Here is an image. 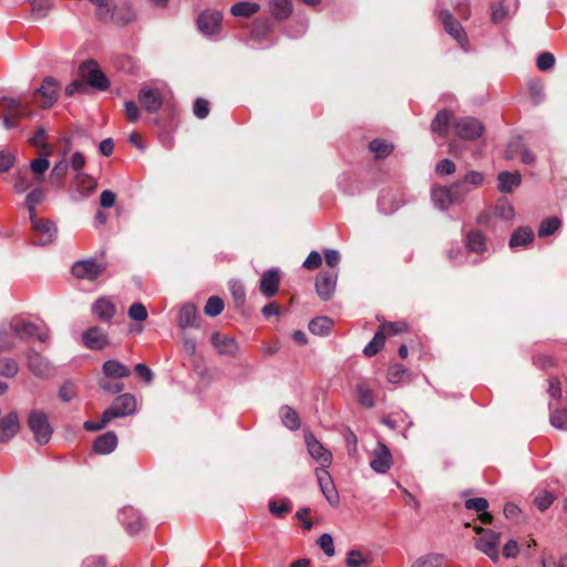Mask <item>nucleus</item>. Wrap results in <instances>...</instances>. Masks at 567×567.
<instances>
[{
	"instance_id": "f257e3e1",
	"label": "nucleus",
	"mask_w": 567,
	"mask_h": 567,
	"mask_svg": "<svg viewBox=\"0 0 567 567\" xmlns=\"http://www.w3.org/2000/svg\"><path fill=\"white\" fill-rule=\"evenodd\" d=\"M0 113L2 124L7 130L17 127L22 118L32 116L30 104L22 97H1Z\"/></svg>"
},
{
	"instance_id": "f03ea898",
	"label": "nucleus",
	"mask_w": 567,
	"mask_h": 567,
	"mask_svg": "<svg viewBox=\"0 0 567 567\" xmlns=\"http://www.w3.org/2000/svg\"><path fill=\"white\" fill-rule=\"evenodd\" d=\"M28 427L39 445H44L51 440L53 429L44 412L32 410L28 416Z\"/></svg>"
},
{
	"instance_id": "7ed1b4c3",
	"label": "nucleus",
	"mask_w": 567,
	"mask_h": 567,
	"mask_svg": "<svg viewBox=\"0 0 567 567\" xmlns=\"http://www.w3.org/2000/svg\"><path fill=\"white\" fill-rule=\"evenodd\" d=\"M474 530L478 535L476 548L487 555L493 563H497L501 534L481 526H475Z\"/></svg>"
},
{
	"instance_id": "20e7f679",
	"label": "nucleus",
	"mask_w": 567,
	"mask_h": 567,
	"mask_svg": "<svg viewBox=\"0 0 567 567\" xmlns=\"http://www.w3.org/2000/svg\"><path fill=\"white\" fill-rule=\"evenodd\" d=\"M79 75L87 83V87L92 86L99 91H106L110 87L109 79L93 60H87L80 65Z\"/></svg>"
},
{
	"instance_id": "39448f33",
	"label": "nucleus",
	"mask_w": 567,
	"mask_h": 567,
	"mask_svg": "<svg viewBox=\"0 0 567 567\" xmlns=\"http://www.w3.org/2000/svg\"><path fill=\"white\" fill-rule=\"evenodd\" d=\"M106 270V264L94 258L78 260L72 265L71 274L81 280L94 281Z\"/></svg>"
},
{
	"instance_id": "423d86ee",
	"label": "nucleus",
	"mask_w": 567,
	"mask_h": 567,
	"mask_svg": "<svg viewBox=\"0 0 567 567\" xmlns=\"http://www.w3.org/2000/svg\"><path fill=\"white\" fill-rule=\"evenodd\" d=\"M462 183H454L450 187L439 186L432 190V199L440 209H446L452 204L463 199L467 190H461Z\"/></svg>"
},
{
	"instance_id": "0eeeda50",
	"label": "nucleus",
	"mask_w": 567,
	"mask_h": 567,
	"mask_svg": "<svg viewBox=\"0 0 567 567\" xmlns=\"http://www.w3.org/2000/svg\"><path fill=\"white\" fill-rule=\"evenodd\" d=\"M60 93V83L52 76H45L39 89L34 91V99L42 109H50L58 101Z\"/></svg>"
},
{
	"instance_id": "6e6552de",
	"label": "nucleus",
	"mask_w": 567,
	"mask_h": 567,
	"mask_svg": "<svg viewBox=\"0 0 567 567\" xmlns=\"http://www.w3.org/2000/svg\"><path fill=\"white\" fill-rule=\"evenodd\" d=\"M29 219L32 224V231L39 245H50L55 240L58 229L52 220L38 218L37 216L30 217Z\"/></svg>"
},
{
	"instance_id": "1a4fd4ad",
	"label": "nucleus",
	"mask_w": 567,
	"mask_h": 567,
	"mask_svg": "<svg viewBox=\"0 0 567 567\" xmlns=\"http://www.w3.org/2000/svg\"><path fill=\"white\" fill-rule=\"evenodd\" d=\"M221 12L212 9L202 11L196 19L197 29L205 35L218 34L221 30Z\"/></svg>"
},
{
	"instance_id": "9d476101",
	"label": "nucleus",
	"mask_w": 567,
	"mask_h": 567,
	"mask_svg": "<svg viewBox=\"0 0 567 567\" xmlns=\"http://www.w3.org/2000/svg\"><path fill=\"white\" fill-rule=\"evenodd\" d=\"M136 410V400L135 398L130 393H124L118 396H116L111 404L110 408H107L105 412V419H110L111 421L115 417H123L126 415H131Z\"/></svg>"
},
{
	"instance_id": "9b49d317",
	"label": "nucleus",
	"mask_w": 567,
	"mask_h": 567,
	"mask_svg": "<svg viewBox=\"0 0 567 567\" xmlns=\"http://www.w3.org/2000/svg\"><path fill=\"white\" fill-rule=\"evenodd\" d=\"M437 17L444 28V31L449 33L462 48H465L467 44V35L462 24L447 9L440 10Z\"/></svg>"
},
{
	"instance_id": "f8f14e48",
	"label": "nucleus",
	"mask_w": 567,
	"mask_h": 567,
	"mask_svg": "<svg viewBox=\"0 0 567 567\" xmlns=\"http://www.w3.org/2000/svg\"><path fill=\"white\" fill-rule=\"evenodd\" d=\"M455 134L463 140H476L483 132L482 122L475 117H460L454 120Z\"/></svg>"
},
{
	"instance_id": "ddd939ff",
	"label": "nucleus",
	"mask_w": 567,
	"mask_h": 567,
	"mask_svg": "<svg viewBox=\"0 0 567 567\" xmlns=\"http://www.w3.org/2000/svg\"><path fill=\"white\" fill-rule=\"evenodd\" d=\"M392 464L393 458L390 449L384 443L378 442L375 449L371 453V468L379 474H385L389 472Z\"/></svg>"
},
{
	"instance_id": "4468645a",
	"label": "nucleus",
	"mask_w": 567,
	"mask_h": 567,
	"mask_svg": "<svg viewBox=\"0 0 567 567\" xmlns=\"http://www.w3.org/2000/svg\"><path fill=\"white\" fill-rule=\"evenodd\" d=\"M338 274L334 270H322L316 278V291L323 301L329 300L337 286Z\"/></svg>"
},
{
	"instance_id": "2eb2a0df",
	"label": "nucleus",
	"mask_w": 567,
	"mask_h": 567,
	"mask_svg": "<svg viewBox=\"0 0 567 567\" xmlns=\"http://www.w3.org/2000/svg\"><path fill=\"white\" fill-rule=\"evenodd\" d=\"M305 441L309 454L327 470L332 462V454L328 451L311 432L305 434Z\"/></svg>"
},
{
	"instance_id": "dca6fc26",
	"label": "nucleus",
	"mask_w": 567,
	"mask_h": 567,
	"mask_svg": "<svg viewBox=\"0 0 567 567\" xmlns=\"http://www.w3.org/2000/svg\"><path fill=\"white\" fill-rule=\"evenodd\" d=\"M137 99L147 113H156L163 106V96L157 89L144 86L138 92Z\"/></svg>"
},
{
	"instance_id": "f3484780",
	"label": "nucleus",
	"mask_w": 567,
	"mask_h": 567,
	"mask_svg": "<svg viewBox=\"0 0 567 567\" xmlns=\"http://www.w3.org/2000/svg\"><path fill=\"white\" fill-rule=\"evenodd\" d=\"M210 342L219 355L236 357L239 346L236 340L220 332H214Z\"/></svg>"
},
{
	"instance_id": "a211bd4d",
	"label": "nucleus",
	"mask_w": 567,
	"mask_h": 567,
	"mask_svg": "<svg viewBox=\"0 0 567 567\" xmlns=\"http://www.w3.org/2000/svg\"><path fill=\"white\" fill-rule=\"evenodd\" d=\"M83 344L91 350H102L110 344L107 333L99 328L91 327L82 336Z\"/></svg>"
},
{
	"instance_id": "6ab92c4d",
	"label": "nucleus",
	"mask_w": 567,
	"mask_h": 567,
	"mask_svg": "<svg viewBox=\"0 0 567 567\" xmlns=\"http://www.w3.org/2000/svg\"><path fill=\"white\" fill-rule=\"evenodd\" d=\"M317 480L320 486V489L328 503L331 506H337L339 504V494L334 487L331 475L324 468H318L316 471Z\"/></svg>"
},
{
	"instance_id": "aec40b11",
	"label": "nucleus",
	"mask_w": 567,
	"mask_h": 567,
	"mask_svg": "<svg viewBox=\"0 0 567 567\" xmlns=\"http://www.w3.org/2000/svg\"><path fill=\"white\" fill-rule=\"evenodd\" d=\"M454 115L449 110H441L431 123V131L445 138L451 126L454 127Z\"/></svg>"
},
{
	"instance_id": "412c9836",
	"label": "nucleus",
	"mask_w": 567,
	"mask_h": 567,
	"mask_svg": "<svg viewBox=\"0 0 567 567\" xmlns=\"http://www.w3.org/2000/svg\"><path fill=\"white\" fill-rule=\"evenodd\" d=\"M20 422L17 412H10L0 421V443L8 442L19 432Z\"/></svg>"
},
{
	"instance_id": "4be33fe9",
	"label": "nucleus",
	"mask_w": 567,
	"mask_h": 567,
	"mask_svg": "<svg viewBox=\"0 0 567 567\" xmlns=\"http://www.w3.org/2000/svg\"><path fill=\"white\" fill-rule=\"evenodd\" d=\"M280 277L278 270L269 269L261 276L259 286L260 292L267 298L274 297L278 291Z\"/></svg>"
},
{
	"instance_id": "5701e85b",
	"label": "nucleus",
	"mask_w": 567,
	"mask_h": 567,
	"mask_svg": "<svg viewBox=\"0 0 567 567\" xmlns=\"http://www.w3.org/2000/svg\"><path fill=\"white\" fill-rule=\"evenodd\" d=\"M136 20V12L128 1L115 4L113 8V21L117 25H126Z\"/></svg>"
},
{
	"instance_id": "b1692460",
	"label": "nucleus",
	"mask_w": 567,
	"mask_h": 567,
	"mask_svg": "<svg viewBox=\"0 0 567 567\" xmlns=\"http://www.w3.org/2000/svg\"><path fill=\"white\" fill-rule=\"evenodd\" d=\"M28 367L37 377H47L51 371L50 362L39 352L30 350L27 355Z\"/></svg>"
},
{
	"instance_id": "393cba45",
	"label": "nucleus",
	"mask_w": 567,
	"mask_h": 567,
	"mask_svg": "<svg viewBox=\"0 0 567 567\" xmlns=\"http://www.w3.org/2000/svg\"><path fill=\"white\" fill-rule=\"evenodd\" d=\"M93 315L101 321L109 322L115 316V306L106 297L99 298L92 306Z\"/></svg>"
},
{
	"instance_id": "a878e982",
	"label": "nucleus",
	"mask_w": 567,
	"mask_h": 567,
	"mask_svg": "<svg viewBox=\"0 0 567 567\" xmlns=\"http://www.w3.org/2000/svg\"><path fill=\"white\" fill-rule=\"evenodd\" d=\"M178 326L182 329L189 328V327H198L199 326V317L197 315V309L195 305L193 303H186L184 305L178 315L177 319Z\"/></svg>"
},
{
	"instance_id": "bb28decb",
	"label": "nucleus",
	"mask_w": 567,
	"mask_h": 567,
	"mask_svg": "<svg viewBox=\"0 0 567 567\" xmlns=\"http://www.w3.org/2000/svg\"><path fill=\"white\" fill-rule=\"evenodd\" d=\"M498 190L501 193L511 194L522 183V176L519 173L514 172H501L497 176Z\"/></svg>"
},
{
	"instance_id": "cd10ccee",
	"label": "nucleus",
	"mask_w": 567,
	"mask_h": 567,
	"mask_svg": "<svg viewBox=\"0 0 567 567\" xmlns=\"http://www.w3.org/2000/svg\"><path fill=\"white\" fill-rule=\"evenodd\" d=\"M117 446V436L113 431L106 432L96 437L93 450L97 454H109Z\"/></svg>"
},
{
	"instance_id": "c85d7f7f",
	"label": "nucleus",
	"mask_w": 567,
	"mask_h": 567,
	"mask_svg": "<svg viewBox=\"0 0 567 567\" xmlns=\"http://www.w3.org/2000/svg\"><path fill=\"white\" fill-rule=\"evenodd\" d=\"M103 373L106 378L122 379L131 374L130 369L117 360H107L102 367Z\"/></svg>"
},
{
	"instance_id": "c756f323",
	"label": "nucleus",
	"mask_w": 567,
	"mask_h": 567,
	"mask_svg": "<svg viewBox=\"0 0 567 567\" xmlns=\"http://www.w3.org/2000/svg\"><path fill=\"white\" fill-rule=\"evenodd\" d=\"M93 3L95 9V18L104 23L113 21V8L114 3L112 0H90Z\"/></svg>"
},
{
	"instance_id": "7c9ffc66",
	"label": "nucleus",
	"mask_w": 567,
	"mask_h": 567,
	"mask_svg": "<svg viewBox=\"0 0 567 567\" xmlns=\"http://www.w3.org/2000/svg\"><path fill=\"white\" fill-rule=\"evenodd\" d=\"M534 240V233L529 227H519L511 236L509 247L512 249L524 247Z\"/></svg>"
},
{
	"instance_id": "2f4dec72",
	"label": "nucleus",
	"mask_w": 567,
	"mask_h": 567,
	"mask_svg": "<svg viewBox=\"0 0 567 567\" xmlns=\"http://www.w3.org/2000/svg\"><path fill=\"white\" fill-rule=\"evenodd\" d=\"M465 245L470 251L482 254L486 249V238L482 231L471 230L466 235Z\"/></svg>"
},
{
	"instance_id": "473e14b6",
	"label": "nucleus",
	"mask_w": 567,
	"mask_h": 567,
	"mask_svg": "<svg viewBox=\"0 0 567 567\" xmlns=\"http://www.w3.org/2000/svg\"><path fill=\"white\" fill-rule=\"evenodd\" d=\"M332 327H333V320L326 316L317 317V318L312 319L308 326L309 331L312 334L320 336V337L329 334Z\"/></svg>"
},
{
	"instance_id": "72a5a7b5",
	"label": "nucleus",
	"mask_w": 567,
	"mask_h": 567,
	"mask_svg": "<svg viewBox=\"0 0 567 567\" xmlns=\"http://www.w3.org/2000/svg\"><path fill=\"white\" fill-rule=\"evenodd\" d=\"M260 6L256 2L241 1L231 6L230 13L237 18H250L256 14Z\"/></svg>"
},
{
	"instance_id": "f704fd0d",
	"label": "nucleus",
	"mask_w": 567,
	"mask_h": 567,
	"mask_svg": "<svg viewBox=\"0 0 567 567\" xmlns=\"http://www.w3.org/2000/svg\"><path fill=\"white\" fill-rule=\"evenodd\" d=\"M12 334H16L19 339H27L37 333L38 327L28 321H17L9 324Z\"/></svg>"
},
{
	"instance_id": "c9c22d12",
	"label": "nucleus",
	"mask_w": 567,
	"mask_h": 567,
	"mask_svg": "<svg viewBox=\"0 0 567 567\" xmlns=\"http://www.w3.org/2000/svg\"><path fill=\"white\" fill-rule=\"evenodd\" d=\"M370 152L375 154L377 159L388 157L394 150V145L382 138H374L369 143Z\"/></svg>"
},
{
	"instance_id": "e433bc0d",
	"label": "nucleus",
	"mask_w": 567,
	"mask_h": 567,
	"mask_svg": "<svg viewBox=\"0 0 567 567\" xmlns=\"http://www.w3.org/2000/svg\"><path fill=\"white\" fill-rule=\"evenodd\" d=\"M280 416L284 425L292 431H296L300 427V419L298 413L290 408L289 405H285L280 409Z\"/></svg>"
},
{
	"instance_id": "4c0bfd02",
	"label": "nucleus",
	"mask_w": 567,
	"mask_h": 567,
	"mask_svg": "<svg viewBox=\"0 0 567 567\" xmlns=\"http://www.w3.org/2000/svg\"><path fill=\"white\" fill-rule=\"evenodd\" d=\"M271 13L279 20L287 19L292 12V3L290 0H271Z\"/></svg>"
},
{
	"instance_id": "58836bf2",
	"label": "nucleus",
	"mask_w": 567,
	"mask_h": 567,
	"mask_svg": "<svg viewBox=\"0 0 567 567\" xmlns=\"http://www.w3.org/2000/svg\"><path fill=\"white\" fill-rule=\"evenodd\" d=\"M385 339V334L379 328L378 331L374 333L372 340L363 349L364 355L373 357L377 353H379L384 346Z\"/></svg>"
},
{
	"instance_id": "ea45409f",
	"label": "nucleus",
	"mask_w": 567,
	"mask_h": 567,
	"mask_svg": "<svg viewBox=\"0 0 567 567\" xmlns=\"http://www.w3.org/2000/svg\"><path fill=\"white\" fill-rule=\"evenodd\" d=\"M68 169H69V163L66 159H61L59 163H56L54 165V167L52 168L51 173H50V183L54 186H60L65 176H66V173H68Z\"/></svg>"
},
{
	"instance_id": "a19ab883",
	"label": "nucleus",
	"mask_w": 567,
	"mask_h": 567,
	"mask_svg": "<svg viewBox=\"0 0 567 567\" xmlns=\"http://www.w3.org/2000/svg\"><path fill=\"white\" fill-rule=\"evenodd\" d=\"M75 181L79 190H81L85 196L91 194L97 186L96 181L85 173H78Z\"/></svg>"
},
{
	"instance_id": "79ce46f5",
	"label": "nucleus",
	"mask_w": 567,
	"mask_h": 567,
	"mask_svg": "<svg viewBox=\"0 0 567 567\" xmlns=\"http://www.w3.org/2000/svg\"><path fill=\"white\" fill-rule=\"evenodd\" d=\"M560 226H561V221L557 216L548 217L540 223L539 228H538V236L539 237L550 236L555 231H557Z\"/></svg>"
},
{
	"instance_id": "37998d69",
	"label": "nucleus",
	"mask_w": 567,
	"mask_h": 567,
	"mask_svg": "<svg viewBox=\"0 0 567 567\" xmlns=\"http://www.w3.org/2000/svg\"><path fill=\"white\" fill-rule=\"evenodd\" d=\"M44 199V193L42 188H35L27 195L25 205L29 212V218L37 216L35 207L41 204Z\"/></svg>"
},
{
	"instance_id": "c03bdc74",
	"label": "nucleus",
	"mask_w": 567,
	"mask_h": 567,
	"mask_svg": "<svg viewBox=\"0 0 567 567\" xmlns=\"http://www.w3.org/2000/svg\"><path fill=\"white\" fill-rule=\"evenodd\" d=\"M385 337H393L408 331V324L403 321L385 322L383 321L379 327Z\"/></svg>"
},
{
	"instance_id": "a18cd8bd",
	"label": "nucleus",
	"mask_w": 567,
	"mask_h": 567,
	"mask_svg": "<svg viewBox=\"0 0 567 567\" xmlns=\"http://www.w3.org/2000/svg\"><path fill=\"white\" fill-rule=\"evenodd\" d=\"M224 310V301L218 296H212L206 301L204 312L208 317H217Z\"/></svg>"
},
{
	"instance_id": "49530a36",
	"label": "nucleus",
	"mask_w": 567,
	"mask_h": 567,
	"mask_svg": "<svg viewBox=\"0 0 567 567\" xmlns=\"http://www.w3.org/2000/svg\"><path fill=\"white\" fill-rule=\"evenodd\" d=\"M29 2L31 4L32 14L37 19L45 18L52 7L50 0H29Z\"/></svg>"
},
{
	"instance_id": "de8ad7c7",
	"label": "nucleus",
	"mask_w": 567,
	"mask_h": 567,
	"mask_svg": "<svg viewBox=\"0 0 567 567\" xmlns=\"http://www.w3.org/2000/svg\"><path fill=\"white\" fill-rule=\"evenodd\" d=\"M49 167L50 162L45 156L38 157L30 163V169L39 182L42 181V177Z\"/></svg>"
},
{
	"instance_id": "09e8293b",
	"label": "nucleus",
	"mask_w": 567,
	"mask_h": 567,
	"mask_svg": "<svg viewBox=\"0 0 567 567\" xmlns=\"http://www.w3.org/2000/svg\"><path fill=\"white\" fill-rule=\"evenodd\" d=\"M19 367L16 360L11 358L0 359V375L6 378H13L17 375Z\"/></svg>"
},
{
	"instance_id": "8fccbe9b",
	"label": "nucleus",
	"mask_w": 567,
	"mask_h": 567,
	"mask_svg": "<svg viewBox=\"0 0 567 567\" xmlns=\"http://www.w3.org/2000/svg\"><path fill=\"white\" fill-rule=\"evenodd\" d=\"M357 398L359 404H361L363 408L370 409L374 405L373 395L370 389L364 384H359L357 386Z\"/></svg>"
},
{
	"instance_id": "3c124183",
	"label": "nucleus",
	"mask_w": 567,
	"mask_h": 567,
	"mask_svg": "<svg viewBox=\"0 0 567 567\" xmlns=\"http://www.w3.org/2000/svg\"><path fill=\"white\" fill-rule=\"evenodd\" d=\"M495 216L503 219H512L514 217V208L507 199H499L494 208Z\"/></svg>"
},
{
	"instance_id": "603ef678",
	"label": "nucleus",
	"mask_w": 567,
	"mask_h": 567,
	"mask_svg": "<svg viewBox=\"0 0 567 567\" xmlns=\"http://www.w3.org/2000/svg\"><path fill=\"white\" fill-rule=\"evenodd\" d=\"M30 188V182L28 178V172L25 169H19L14 174L13 190L18 194H22Z\"/></svg>"
},
{
	"instance_id": "864d4df0",
	"label": "nucleus",
	"mask_w": 567,
	"mask_h": 567,
	"mask_svg": "<svg viewBox=\"0 0 567 567\" xmlns=\"http://www.w3.org/2000/svg\"><path fill=\"white\" fill-rule=\"evenodd\" d=\"M269 511L272 515L282 517L291 512V503L289 499H281L280 502L271 501L269 503Z\"/></svg>"
},
{
	"instance_id": "5fc2aeb1",
	"label": "nucleus",
	"mask_w": 567,
	"mask_h": 567,
	"mask_svg": "<svg viewBox=\"0 0 567 567\" xmlns=\"http://www.w3.org/2000/svg\"><path fill=\"white\" fill-rule=\"evenodd\" d=\"M99 386L107 393L116 394L124 390V383L121 381H112L111 378L99 380Z\"/></svg>"
},
{
	"instance_id": "6e6d98bb",
	"label": "nucleus",
	"mask_w": 567,
	"mask_h": 567,
	"mask_svg": "<svg viewBox=\"0 0 567 567\" xmlns=\"http://www.w3.org/2000/svg\"><path fill=\"white\" fill-rule=\"evenodd\" d=\"M411 567H442V560L440 556L430 554L417 558Z\"/></svg>"
},
{
	"instance_id": "4d7b16f0",
	"label": "nucleus",
	"mask_w": 567,
	"mask_h": 567,
	"mask_svg": "<svg viewBox=\"0 0 567 567\" xmlns=\"http://www.w3.org/2000/svg\"><path fill=\"white\" fill-rule=\"evenodd\" d=\"M483 181H484V176L482 173L476 172V171H471L464 176L463 181L460 182V183H462L461 190H467V193H468L470 188L465 187L466 184H470L473 187H477V186L482 185Z\"/></svg>"
},
{
	"instance_id": "13d9d810",
	"label": "nucleus",
	"mask_w": 567,
	"mask_h": 567,
	"mask_svg": "<svg viewBox=\"0 0 567 567\" xmlns=\"http://www.w3.org/2000/svg\"><path fill=\"white\" fill-rule=\"evenodd\" d=\"M491 9V20L495 24L501 23L508 16V8L503 2L493 3Z\"/></svg>"
},
{
	"instance_id": "bf43d9fd",
	"label": "nucleus",
	"mask_w": 567,
	"mask_h": 567,
	"mask_svg": "<svg viewBox=\"0 0 567 567\" xmlns=\"http://www.w3.org/2000/svg\"><path fill=\"white\" fill-rule=\"evenodd\" d=\"M14 347L13 334L10 327L0 329V352L11 350Z\"/></svg>"
},
{
	"instance_id": "052dcab7",
	"label": "nucleus",
	"mask_w": 567,
	"mask_h": 567,
	"mask_svg": "<svg viewBox=\"0 0 567 567\" xmlns=\"http://www.w3.org/2000/svg\"><path fill=\"white\" fill-rule=\"evenodd\" d=\"M554 501L555 495L544 491L535 497L534 504L540 512H544L554 503Z\"/></svg>"
},
{
	"instance_id": "680f3d73",
	"label": "nucleus",
	"mask_w": 567,
	"mask_h": 567,
	"mask_svg": "<svg viewBox=\"0 0 567 567\" xmlns=\"http://www.w3.org/2000/svg\"><path fill=\"white\" fill-rule=\"evenodd\" d=\"M550 423L557 429H566L567 411L564 409H555L550 414Z\"/></svg>"
},
{
	"instance_id": "e2e57ef3",
	"label": "nucleus",
	"mask_w": 567,
	"mask_h": 567,
	"mask_svg": "<svg viewBox=\"0 0 567 567\" xmlns=\"http://www.w3.org/2000/svg\"><path fill=\"white\" fill-rule=\"evenodd\" d=\"M147 310L143 303L135 302L128 309V317L136 321H144L147 319Z\"/></svg>"
},
{
	"instance_id": "0e129e2a",
	"label": "nucleus",
	"mask_w": 567,
	"mask_h": 567,
	"mask_svg": "<svg viewBox=\"0 0 567 567\" xmlns=\"http://www.w3.org/2000/svg\"><path fill=\"white\" fill-rule=\"evenodd\" d=\"M317 544L327 556L331 557L334 555L333 538L330 534H322L317 540Z\"/></svg>"
},
{
	"instance_id": "69168bd1",
	"label": "nucleus",
	"mask_w": 567,
	"mask_h": 567,
	"mask_svg": "<svg viewBox=\"0 0 567 567\" xmlns=\"http://www.w3.org/2000/svg\"><path fill=\"white\" fill-rule=\"evenodd\" d=\"M89 91L87 83L81 78L79 80H75L71 82L65 87V95L73 96L75 93L84 94Z\"/></svg>"
},
{
	"instance_id": "338daca9",
	"label": "nucleus",
	"mask_w": 567,
	"mask_h": 567,
	"mask_svg": "<svg viewBox=\"0 0 567 567\" xmlns=\"http://www.w3.org/2000/svg\"><path fill=\"white\" fill-rule=\"evenodd\" d=\"M464 506L466 509L481 513L488 508V502L484 497L468 498L465 501Z\"/></svg>"
},
{
	"instance_id": "774afa93",
	"label": "nucleus",
	"mask_w": 567,
	"mask_h": 567,
	"mask_svg": "<svg viewBox=\"0 0 567 567\" xmlns=\"http://www.w3.org/2000/svg\"><path fill=\"white\" fill-rule=\"evenodd\" d=\"M367 563L368 560L363 558L361 551L359 550L352 549L347 554L346 564L348 567H361Z\"/></svg>"
}]
</instances>
